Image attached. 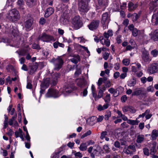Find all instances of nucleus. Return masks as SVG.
<instances>
[{"label":"nucleus","instance_id":"f257e3e1","mask_svg":"<svg viewBox=\"0 0 158 158\" xmlns=\"http://www.w3.org/2000/svg\"><path fill=\"white\" fill-rule=\"evenodd\" d=\"M10 33L11 34L14 36L12 40L2 38L0 40V42L7 43L12 46L19 48L20 44H22L23 42V40H21V38L19 35L18 29L15 27L12 26L10 28Z\"/></svg>","mask_w":158,"mask_h":158},{"label":"nucleus","instance_id":"f03ea898","mask_svg":"<svg viewBox=\"0 0 158 158\" xmlns=\"http://www.w3.org/2000/svg\"><path fill=\"white\" fill-rule=\"evenodd\" d=\"M76 82L77 85L79 87L81 88H85L82 92L81 93L80 95L82 97L86 96L88 93L87 89L88 86L85 80L83 78L78 79L77 80Z\"/></svg>","mask_w":158,"mask_h":158},{"label":"nucleus","instance_id":"7ed1b4c3","mask_svg":"<svg viewBox=\"0 0 158 158\" xmlns=\"http://www.w3.org/2000/svg\"><path fill=\"white\" fill-rule=\"evenodd\" d=\"M6 17L10 20L15 22L18 20L20 18L19 11L15 9H13L9 11Z\"/></svg>","mask_w":158,"mask_h":158},{"label":"nucleus","instance_id":"20e7f679","mask_svg":"<svg viewBox=\"0 0 158 158\" xmlns=\"http://www.w3.org/2000/svg\"><path fill=\"white\" fill-rule=\"evenodd\" d=\"M60 95L58 91L54 88H49L46 94L47 98H56L59 97Z\"/></svg>","mask_w":158,"mask_h":158},{"label":"nucleus","instance_id":"39448f33","mask_svg":"<svg viewBox=\"0 0 158 158\" xmlns=\"http://www.w3.org/2000/svg\"><path fill=\"white\" fill-rule=\"evenodd\" d=\"M72 23L74 27L77 29L79 28L83 25L81 19L79 15L74 16L72 19Z\"/></svg>","mask_w":158,"mask_h":158},{"label":"nucleus","instance_id":"423d86ee","mask_svg":"<svg viewBox=\"0 0 158 158\" xmlns=\"http://www.w3.org/2000/svg\"><path fill=\"white\" fill-rule=\"evenodd\" d=\"M110 21V17L107 13L105 12L102 15L101 22L103 25L104 29H105L108 28Z\"/></svg>","mask_w":158,"mask_h":158},{"label":"nucleus","instance_id":"0eeeda50","mask_svg":"<svg viewBox=\"0 0 158 158\" xmlns=\"http://www.w3.org/2000/svg\"><path fill=\"white\" fill-rule=\"evenodd\" d=\"M142 55L141 56L142 61L146 64H148L151 61L152 59L149 56L148 51L143 49L142 50Z\"/></svg>","mask_w":158,"mask_h":158},{"label":"nucleus","instance_id":"6e6552de","mask_svg":"<svg viewBox=\"0 0 158 158\" xmlns=\"http://www.w3.org/2000/svg\"><path fill=\"white\" fill-rule=\"evenodd\" d=\"M40 40L47 42L55 41L54 38L53 36L48 35L44 33H42L38 38V41Z\"/></svg>","mask_w":158,"mask_h":158},{"label":"nucleus","instance_id":"1a4fd4ad","mask_svg":"<svg viewBox=\"0 0 158 158\" xmlns=\"http://www.w3.org/2000/svg\"><path fill=\"white\" fill-rule=\"evenodd\" d=\"M69 10H66L64 12L60 18V23L62 24L65 25L67 24L69 21L70 15H69Z\"/></svg>","mask_w":158,"mask_h":158},{"label":"nucleus","instance_id":"9d476101","mask_svg":"<svg viewBox=\"0 0 158 158\" xmlns=\"http://www.w3.org/2000/svg\"><path fill=\"white\" fill-rule=\"evenodd\" d=\"M158 72V63H154L150 65L147 69V72L149 74L157 73Z\"/></svg>","mask_w":158,"mask_h":158},{"label":"nucleus","instance_id":"9b49d317","mask_svg":"<svg viewBox=\"0 0 158 158\" xmlns=\"http://www.w3.org/2000/svg\"><path fill=\"white\" fill-rule=\"evenodd\" d=\"M64 63L61 56H59L55 59L54 64L55 70H58L62 67Z\"/></svg>","mask_w":158,"mask_h":158},{"label":"nucleus","instance_id":"f8f14e48","mask_svg":"<svg viewBox=\"0 0 158 158\" xmlns=\"http://www.w3.org/2000/svg\"><path fill=\"white\" fill-rule=\"evenodd\" d=\"M50 84V78H47L44 79L43 82L41 85V90L40 91V96L43 94L45 89L47 88Z\"/></svg>","mask_w":158,"mask_h":158},{"label":"nucleus","instance_id":"ddd939ff","mask_svg":"<svg viewBox=\"0 0 158 158\" xmlns=\"http://www.w3.org/2000/svg\"><path fill=\"white\" fill-rule=\"evenodd\" d=\"M145 94L142 88L137 89L132 94V96H136L139 98H141L144 97Z\"/></svg>","mask_w":158,"mask_h":158},{"label":"nucleus","instance_id":"4468645a","mask_svg":"<svg viewBox=\"0 0 158 158\" xmlns=\"http://www.w3.org/2000/svg\"><path fill=\"white\" fill-rule=\"evenodd\" d=\"M124 152L127 154H132L135 152V146L134 145H130L127 148L124 149Z\"/></svg>","mask_w":158,"mask_h":158},{"label":"nucleus","instance_id":"2eb2a0df","mask_svg":"<svg viewBox=\"0 0 158 158\" xmlns=\"http://www.w3.org/2000/svg\"><path fill=\"white\" fill-rule=\"evenodd\" d=\"M99 23V20H93L88 25L89 29L93 31L96 29L98 27Z\"/></svg>","mask_w":158,"mask_h":158},{"label":"nucleus","instance_id":"dca6fc26","mask_svg":"<svg viewBox=\"0 0 158 158\" xmlns=\"http://www.w3.org/2000/svg\"><path fill=\"white\" fill-rule=\"evenodd\" d=\"M99 6H98L97 9H101L100 11H104L107 6V2H106L105 1L102 0H97Z\"/></svg>","mask_w":158,"mask_h":158},{"label":"nucleus","instance_id":"f3484780","mask_svg":"<svg viewBox=\"0 0 158 158\" xmlns=\"http://www.w3.org/2000/svg\"><path fill=\"white\" fill-rule=\"evenodd\" d=\"M129 29L131 31L132 34L134 36H136L139 33L140 31L138 30L136 28H134L133 24H131L128 26Z\"/></svg>","mask_w":158,"mask_h":158},{"label":"nucleus","instance_id":"a211bd4d","mask_svg":"<svg viewBox=\"0 0 158 158\" xmlns=\"http://www.w3.org/2000/svg\"><path fill=\"white\" fill-rule=\"evenodd\" d=\"M149 35L152 40L154 41H158V29L152 31Z\"/></svg>","mask_w":158,"mask_h":158},{"label":"nucleus","instance_id":"6ab92c4d","mask_svg":"<svg viewBox=\"0 0 158 158\" xmlns=\"http://www.w3.org/2000/svg\"><path fill=\"white\" fill-rule=\"evenodd\" d=\"M33 22V19L32 18L27 20L24 23V25L26 28V30L27 31H29L31 29V26H32Z\"/></svg>","mask_w":158,"mask_h":158},{"label":"nucleus","instance_id":"aec40b11","mask_svg":"<svg viewBox=\"0 0 158 158\" xmlns=\"http://www.w3.org/2000/svg\"><path fill=\"white\" fill-rule=\"evenodd\" d=\"M152 24L153 25H157L158 24V11H155L153 14L152 19Z\"/></svg>","mask_w":158,"mask_h":158},{"label":"nucleus","instance_id":"412c9836","mask_svg":"<svg viewBox=\"0 0 158 158\" xmlns=\"http://www.w3.org/2000/svg\"><path fill=\"white\" fill-rule=\"evenodd\" d=\"M99 39L101 43L103 45H105L107 47L110 45V43L109 39L105 38L103 36L100 37Z\"/></svg>","mask_w":158,"mask_h":158},{"label":"nucleus","instance_id":"4be33fe9","mask_svg":"<svg viewBox=\"0 0 158 158\" xmlns=\"http://www.w3.org/2000/svg\"><path fill=\"white\" fill-rule=\"evenodd\" d=\"M123 111L124 112H130L132 113H134L135 112V110L134 108L131 106H125L122 109Z\"/></svg>","mask_w":158,"mask_h":158},{"label":"nucleus","instance_id":"5701e85b","mask_svg":"<svg viewBox=\"0 0 158 158\" xmlns=\"http://www.w3.org/2000/svg\"><path fill=\"white\" fill-rule=\"evenodd\" d=\"M74 90V88L73 85L65 87L64 91L63 92V93L66 96L69 93H71Z\"/></svg>","mask_w":158,"mask_h":158},{"label":"nucleus","instance_id":"b1692460","mask_svg":"<svg viewBox=\"0 0 158 158\" xmlns=\"http://www.w3.org/2000/svg\"><path fill=\"white\" fill-rule=\"evenodd\" d=\"M30 48L28 46H27L26 49H24L23 50H19L16 51V53H17L19 56H23L25 55L28 52Z\"/></svg>","mask_w":158,"mask_h":158},{"label":"nucleus","instance_id":"393cba45","mask_svg":"<svg viewBox=\"0 0 158 158\" xmlns=\"http://www.w3.org/2000/svg\"><path fill=\"white\" fill-rule=\"evenodd\" d=\"M138 6L137 4H134L132 2H129L128 5V10L130 11H133L137 8Z\"/></svg>","mask_w":158,"mask_h":158},{"label":"nucleus","instance_id":"a878e982","mask_svg":"<svg viewBox=\"0 0 158 158\" xmlns=\"http://www.w3.org/2000/svg\"><path fill=\"white\" fill-rule=\"evenodd\" d=\"M54 12V10L53 8L50 7L48 8L46 10L44 16L45 17L47 18L52 15Z\"/></svg>","mask_w":158,"mask_h":158},{"label":"nucleus","instance_id":"bb28decb","mask_svg":"<svg viewBox=\"0 0 158 158\" xmlns=\"http://www.w3.org/2000/svg\"><path fill=\"white\" fill-rule=\"evenodd\" d=\"M38 67L37 64L36 63H34L30 66V71L29 73L30 74L33 73L37 70Z\"/></svg>","mask_w":158,"mask_h":158},{"label":"nucleus","instance_id":"cd10ccee","mask_svg":"<svg viewBox=\"0 0 158 158\" xmlns=\"http://www.w3.org/2000/svg\"><path fill=\"white\" fill-rule=\"evenodd\" d=\"M60 76V74L59 73H56L53 75L52 77L53 79L51 84L52 85H55L56 84L57 79Z\"/></svg>","mask_w":158,"mask_h":158},{"label":"nucleus","instance_id":"c85d7f7f","mask_svg":"<svg viewBox=\"0 0 158 158\" xmlns=\"http://www.w3.org/2000/svg\"><path fill=\"white\" fill-rule=\"evenodd\" d=\"M109 106V104L107 103H105L103 105H99L97 107L98 110L99 111H101L106 110L108 108Z\"/></svg>","mask_w":158,"mask_h":158},{"label":"nucleus","instance_id":"c756f323","mask_svg":"<svg viewBox=\"0 0 158 158\" xmlns=\"http://www.w3.org/2000/svg\"><path fill=\"white\" fill-rule=\"evenodd\" d=\"M144 140V136L143 135H139L137 137L136 142L138 143L143 142Z\"/></svg>","mask_w":158,"mask_h":158},{"label":"nucleus","instance_id":"7c9ffc66","mask_svg":"<svg viewBox=\"0 0 158 158\" xmlns=\"http://www.w3.org/2000/svg\"><path fill=\"white\" fill-rule=\"evenodd\" d=\"M80 60V57L78 55L74 56L70 60L71 62L75 64L77 63Z\"/></svg>","mask_w":158,"mask_h":158},{"label":"nucleus","instance_id":"2f4dec72","mask_svg":"<svg viewBox=\"0 0 158 158\" xmlns=\"http://www.w3.org/2000/svg\"><path fill=\"white\" fill-rule=\"evenodd\" d=\"M113 35V32L111 30H109L107 32H105L104 33V37L107 39H109L110 36H112Z\"/></svg>","mask_w":158,"mask_h":158},{"label":"nucleus","instance_id":"473e14b6","mask_svg":"<svg viewBox=\"0 0 158 158\" xmlns=\"http://www.w3.org/2000/svg\"><path fill=\"white\" fill-rule=\"evenodd\" d=\"M158 136V131L156 130H154L152 132L151 137L152 140L155 139Z\"/></svg>","mask_w":158,"mask_h":158},{"label":"nucleus","instance_id":"72a5a7b5","mask_svg":"<svg viewBox=\"0 0 158 158\" xmlns=\"http://www.w3.org/2000/svg\"><path fill=\"white\" fill-rule=\"evenodd\" d=\"M137 118H136V120H133L131 119H129L127 121V123L131 125H138L139 123V121L137 120Z\"/></svg>","mask_w":158,"mask_h":158},{"label":"nucleus","instance_id":"f704fd0d","mask_svg":"<svg viewBox=\"0 0 158 158\" xmlns=\"http://www.w3.org/2000/svg\"><path fill=\"white\" fill-rule=\"evenodd\" d=\"M87 146L88 145L87 143H82L80 145L79 149L82 151L86 150L87 149Z\"/></svg>","mask_w":158,"mask_h":158},{"label":"nucleus","instance_id":"c9c22d12","mask_svg":"<svg viewBox=\"0 0 158 158\" xmlns=\"http://www.w3.org/2000/svg\"><path fill=\"white\" fill-rule=\"evenodd\" d=\"M136 80L133 78L131 80L127 82V85L129 86H133L136 84Z\"/></svg>","mask_w":158,"mask_h":158},{"label":"nucleus","instance_id":"e433bc0d","mask_svg":"<svg viewBox=\"0 0 158 158\" xmlns=\"http://www.w3.org/2000/svg\"><path fill=\"white\" fill-rule=\"evenodd\" d=\"M103 99L106 103H109L110 100V95L109 94H107L106 96L103 98Z\"/></svg>","mask_w":158,"mask_h":158},{"label":"nucleus","instance_id":"4c0bfd02","mask_svg":"<svg viewBox=\"0 0 158 158\" xmlns=\"http://www.w3.org/2000/svg\"><path fill=\"white\" fill-rule=\"evenodd\" d=\"M91 89L93 97L94 98H96L97 97V93L95 90V88L94 85H92L91 87Z\"/></svg>","mask_w":158,"mask_h":158},{"label":"nucleus","instance_id":"58836bf2","mask_svg":"<svg viewBox=\"0 0 158 158\" xmlns=\"http://www.w3.org/2000/svg\"><path fill=\"white\" fill-rule=\"evenodd\" d=\"M132 19L133 22H135L138 19L139 17V15L137 14L136 13L132 14Z\"/></svg>","mask_w":158,"mask_h":158},{"label":"nucleus","instance_id":"ea45409f","mask_svg":"<svg viewBox=\"0 0 158 158\" xmlns=\"http://www.w3.org/2000/svg\"><path fill=\"white\" fill-rule=\"evenodd\" d=\"M111 116V113L110 111H107L106 114L104 115V118L106 120H107L109 119V118Z\"/></svg>","mask_w":158,"mask_h":158},{"label":"nucleus","instance_id":"a19ab883","mask_svg":"<svg viewBox=\"0 0 158 158\" xmlns=\"http://www.w3.org/2000/svg\"><path fill=\"white\" fill-rule=\"evenodd\" d=\"M108 91L110 93L113 94L114 96H117V90L111 88L108 90Z\"/></svg>","mask_w":158,"mask_h":158},{"label":"nucleus","instance_id":"79ce46f5","mask_svg":"<svg viewBox=\"0 0 158 158\" xmlns=\"http://www.w3.org/2000/svg\"><path fill=\"white\" fill-rule=\"evenodd\" d=\"M103 92H103L102 91V90H99V92L98 93V96L97 95L96 98H94L95 100H96L98 99L102 98L103 96Z\"/></svg>","mask_w":158,"mask_h":158},{"label":"nucleus","instance_id":"37998d69","mask_svg":"<svg viewBox=\"0 0 158 158\" xmlns=\"http://www.w3.org/2000/svg\"><path fill=\"white\" fill-rule=\"evenodd\" d=\"M22 133V131L21 129H19L18 131H16L15 132V135L16 138H18L19 137H21V135Z\"/></svg>","mask_w":158,"mask_h":158},{"label":"nucleus","instance_id":"c03bdc74","mask_svg":"<svg viewBox=\"0 0 158 158\" xmlns=\"http://www.w3.org/2000/svg\"><path fill=\"white\" fill-rule=\"evenodd\" d=\"M122 63L125 66H127L130 64V60L128 59H124L122 61Z\"/></svg>","mask_w":158,"mask_h":158},{"label":"nucleus","instance_id":"a18cd8bd","mask_svg":"<svg viewBox=\"0 0 158 158\" xmlns=\"http://www.w3.org/2000/svg\"><path fill=\"white\" fill-rule=\"evenodd\" d=\"M91 131L90 130H89L86 132H85V134H84L83 135H82L81 136V138L83 139L88 135H89L91 134Z\"/></svg>","mask_w":158,"mask_h":158},{"label":"nucleus","instance_id":"49530a36","mask_svg":"<svg viewBox=\"0 0 158 158\" xmlns=\"http://www.w3.org/2000/svg\"><path fill=\"white\" fill-rule=\"evenodd\" d=\"M103 148L105 151L106 153H109L110 149L107 145H105L103 147Z\"/></svg>","mask_w":158,"mask_h":158},{"label":"nucleus","instance_id":"de8ad7c7","mask_svg":"<svg viewBox=\"0 0 158 158\" xmlns=\"http://www.w3.org/2000/svg\"><path fill=\"white\" fill-rule=\"evenodd\" d=\"M143 152L145 156H148L149 155V150L146 148L143 149Z\"/></svg>","mask_w":158,"mask_h":158},{"label":"nucleus","instance_id":"09e8293b","mask_svg":"<svg viewBox=\"0 0 158 158\" xmlns=\"http://www.w3.org/2000/svg\"><path fill=\"white\" fill-rule=\"evenodd\" d=\"M156 152V147L153 146L150 149V154L151 155L155 154Z\"/></svg>","mask_w":158,"mask_h":158},{"label":"nucleus","instance_id":"8fccbe9b","mask_svg":"<svg viewBox=\"0 0 158 158\" xmlns=\"http://www.w3.org/2000/svg\"><path fill=\"white\" fill-rule=\"evenodd\" d=\"M158 54V51L156 49L152 50L151 52V54L154 57H156Z\"/></svg>","mask_w":158,"mask_h":158},{"label":"nucleus","instance_id":"3c124183","mask_svg":"<svg viewBox=\"0 0 158 158\" xmlns=\"http://www.w3.org/2000/svg\"><path fill=\"white\" fill-rule=\"evenodd\" d=\"M15 117L14 116L12 117V118L10 119L9 121V125L10 126H12L14 123L15 121Z\"/></svg>","mask_w":158,"mask_h":158},{"label":"nucleus","instance_id":"603ef678","mask_svg":"<svg viewBox=\"0 0 158 158\" xmlns=\"http://www.w3.org/2000/svg\"><path fill=\"white\" fill-rule=\"evenodd\" d=\"M103 81V79L102 78H99L97 83V84L98 86V88H100V86L102 84Z\"/></svg>","mask_w":158,"mask_h":158},{"label":"nucleus","instance_id":"864d4df0","mask_svg":"<svg viewBox=\"0 0 158 158\" xmlns=\"http://www.w3.org/2000/svg\"><path fill=\"white\" fill-rule=\"evenodd\" d=\"M75 39H77L78 40V41L80 43H84L85 42V39L83 37H74L73 39L74 40Z\"/></svg>","mask_w":158,"mask_h":158},{"label":"nucleus","instance_id":"5fc2aeb1","mask_svg":"<svg viewBox=\"0 0 158 158\" xmlns=\"http://www.w3.org/2000/svg\"><path fill=\"white\" fill-rule=\"evenodd\" d=\"M107 135V132L106 131H103L101 134L100 138L102 139H103L106 137V136Z\"/></svg>","mask_w":158,"mask_h":158},{"label":"nucleus","instance_id":"6e6d98bb","mask_svg":"<svg viewBox=\"0 0 158 158\" xmlns=\"http://www.w3.org/2000/svg\"><path fill=\"white\" fill-rule=\"evenodd\" d=\"M154 88L152 86H149L147 88V91L148 92H153L154 91Z\"/></svg>","mask_w":158,"mask_h":158},{"label":"nucleus","instance_id":"4d7b16f0","mask_svg":"<svg viewBox=\"0 0 158 158\" xmlns=\"http://www.w3.org/2000/svg\"><path fill=\"white\" fill-rule=\"evenodd\" d=\"M103 58L105 60H107L108 58L109 54L108 53L105 52L103 55Z\"/></svg>","mask_w":158,"mask_h":158},{"label":"nucleus","instance_id":"13d9d810","mask_svg":"<svg viewBox=\"0 0 158 158\" xmlns=\"http://www.w3.org/2000/svg\"><path fill=\"white\" fill-rule=\"evenodd\" d=\"M45 23V19L43 18H41L40 19L39 23L41 25L44 24Z\"/></svg>","mask_w":158,"mask_h":158},{"label":"nucleus","instance_id":"bf43d9fd","mask_svg":"<svg viewBox=\"0 0 158 158\" xmlns=\"http://www.w3.org/2000/svg\"><path fill=\"white\" fill-rule=\"evenodd\" d=\"M120 68L119 64L118 63H116L114 64V69L116 70H117L119 69Z\"/></svg>","mask_w":158,"mask_h":158},{"label":"nucleus","instance_id":"052dcab7","mask_svg":"<svg viewBox=\"0 0 158 158\" xmlns=\"http://www.w3.org/2000/svg\"><path fill=\"white\" fill-rule=\"evenodd\" d=\"M74 155L75 156L78 157L79 158H81L82 156L81 153L79 152L75 153L74 154Z\"/></svg>","mask_w":158,"mask_h":158},{"label":"nucleus","instance_id":"680f3d73","mask_svg":"<svg viewBox=\"0 0 158 158\" xmlns=\"http://www.w3.org/2000/svg\"><path fill=\"white\" fill-rule=\"evenodd\" d=\"M118 156L117 155H114L113 156H111L110 155H108L106 156V158H118Z\"/></svg>","mask_w":158,"mask_h":158},{"label":"nucleus","instance_id":"e2e57ef3","mask_svg":"<svg viewBox=\"0 0 158 158\" xmlns=\"http://www.w3.org/2000/svg\"><path fill=\"white\" fill-rule=\"evenodd\" d=\"M17 4L21 7L23 5V0H19L17 2Z\"/></svg>","mask_w":158,"mask_h":158},{"label":"nucleus","instance_id":"0e129e2a","mask_svg":"<svg viewBox=\"0 0 158 158\" xmlns=\"http://www.w3.org/2000/svg\"><path fill=\"white\" fill-rule=\"evenodd\" d=\"M114 145L116 148H120L121 146L120 143L118 141L115 142L114 143Z\"/></svg>","mask_w":158,"mask_h":158},{"label":"nucleus","instance_id":"69168bd1","mask_svg":"<svg viewBox=\"0 0 158 158\" xmlns=\"http://www.w3.org/2000/svg\"><path fill=\"white\" fill-rule=\"evenodd\" d=\"M32 48L34 49H40V46L38 44H34L32 45Z\"/></svg>","mask_w":158,"mask_h":158},{"label":"nucleus","instance_id":"338daca9","mask_svg":"<svg viewBox=\"0 0 158 158\" xmlns=\"http://www.w3.org/2000/svg\"><path fill=\"white\" fill-rule=\"evenodd\" d=\"M141 81L142 83L144 84L147 81V78L145 77H143L141 78Z\"/></svg>","mask_w":158,"mask_h":158},{"label":"nucleus","instance_id":"774afa93","mask_svg":"<svg viewBox=\"0 0 158 158\" xmlns=\"http://www.w3.org/2000/svg\"><path fill=\"white\" fill-rule=\"evenodd\" d=\"M127 99V98L126 95L123 96L121 98V100L123 102H125Z\"/></svg>","mask_w":158,"mask_h":158}]
</instances>
